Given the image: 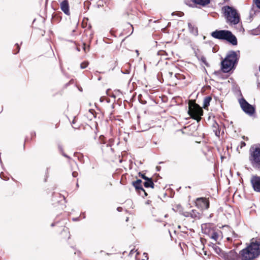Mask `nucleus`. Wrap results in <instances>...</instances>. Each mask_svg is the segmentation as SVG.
I'll return each instance as SVG.
<instances>
[{
	"label": "nucleus",
	"instance_id": "423d86ee",
	"mask_svg": "<svg viewBox=\"0 0 260 260\" xmlns=\"http://www.w3.org/2000/svg\"><path fill=\"white\" fill-rule=\"evenodd\" d=\"M203 112V110L198 104L192 102L189 103V109L187 113L191 118L197 120L198 122H200Z\"/></svg>",
	"mask_w": 260,
	"mask_h": 260
},
{
	"label": "nucleus",
	"instance_id": "f257e3e1",
	"mask_svg": "<svg viewBox=\"0 0 260 260\" xmlns=\"http://www.w3.org/2000/svg\"><path fill=\"white\" fill-rule=\"evenodd\" d=\"M241 254L242 260H253L260 255V241L252 239L250 244L243 249Z\"/></svg>",
	"mask_w": 260,
	"mask_h": 260
},
{
	"label": "nucleus",
	"instance_id": "b1692460",
	"mask_svg": "<svg viewBox=\"0 0 260 260\" xmlns=\"http://www.w3.org/2000/svg\"><path fill=\"white\" fill-rule=\"evenodd\" d=\"M177 15L179 17H181L184 15V13L182 12H173L172 15Z\"/></svg>",
	"mask_w": 260,
	"mask_h": 260
},
{
	"label": "nucleus",
	"instance_id": "7ed1b4c3",
	"mask_svg": "<svg viewBox=\"0 0 260 260\" xmlns=\"http://www.w3.org/2000/svg\"><path fill=\"white\" fill-rule=\"evenodd\" d=\"M239 60L237 52L235 51H230L225 57L221 62V69L224 73H228L235 69Z\"/></svg>",
	"mask_w": 260,
	"mask_h": 260
},
{
	"label": "nucleus",
	"instance_id": "37998d69",
	"mask_svg": "<svg viewBox=\"0 0 260 260\" xmlns=\"http://www.w3.org/2000/svg\"><path fill=\"white\" fill-rule=\"evenodd\" d=\"M178 74H176L174 76H175V77L176 78H178V77H177V76H178Z\"/></svg>",
	"mask_w": 260,
	"mask_h": 260
},
{
	"label": "nucleus",
	"instance_id": "473e14b6",
	"mask_svg": "<svg viewBox=\"0 0 260 260\" xmlns=\"http://www.w3.org/2000/svg\"><path fill=\"white\" fill-rule=\"evenodd\" d=\"M122 208L120 207H119L117 208V210L119 212H121L122 211Z\"/></svg>",
	"mask_w": 260,
	"mask_h": 260
},
{
	"label": "nucleus",
	"instance_id": "393cba45",
	"mask_svg": "<svg viewBox=\"0 0 260 260\" xmlns=\"http://www.w3.org/2000/svg\"><path fill=\"white\" fill-rule=\"evenodd\" d=\"M139 176L145 180L149 179V177H147L145 175V174H142L141 172L139 173Z\"/></svg>",
	"mask_w": 260,
	"mask_h": 260
},
{
	"label": "nucleus",
	"instance_id": "6ab92c4d",
	"mask_svg": "<svg viewBox=\"0 0 260 260\" xmlns=\"http://www.w3.org/2000/svg\"><path fill=\"white\" fill-rule=\"evenodd\" d=\"M199 60H200L206 66L209 67V64L206 61V58L204 56H199L196 55Z\"/></svg>",
	"mask_w": 260,
	"mask_h": 260
},
{
	"label": "nucleus",
	"instance_id": "1a4fd4ad",
	"mask_svg": "<svg viewBox=\"0 0 260 260\" xmlns=\"http://www.w3.org/2000/svg\"><path fill=\"white\" fill-rule=\"evenodd\" d=\"M209 201L206 198H198L196 201V205L201 210L207 209L209 207Z\"/></svg>",
	"mask_w": 260,
	"mask_h": 260
},
{
	"label": "nucleus",
	"instance_id": "bb28decb",
	"mask_svg": "<svg viewBox=\"0 0 260 260\" xmlns=\"http://www.w3.org/2000/svg\"><path fill=\"white\" fill-rule=\"evenodd\" d=\"M143 193V194H142L141 193V192H140V194L143 197H146L147 196V192L145 191V190L143 189V190H141Z\"/></svg>",
	"mask_w": 260,
	"mask_h": 260
},
{
	"label": "nucleus",
	"instance_id": "0eeeda50",
	"mask_svg": "<svg viewBox=\"0 0 260 260\" xmlns=\"http://www.w3.org/2000/svg\"><path fill=\"white\" fill-rule=\"evenodd\" d=\"M249 161L252 167L260 171V147L252 146L250 148Z\"/></svg>",
	"mask_w": 260,
	"mask_h": 260
},
{
	"label": "nucleus",
	"instance_id": "a19ab883",
	"mask_svg": "<svg viewBox=\"0 0 260 260\" xmlns=\"http://www.w3.org/2000/svg\"><path fill=\"white\" fill-rule=\"evenodd\" d=\"M47 176H46V177L44 179V182H46L47 181Z\"/></svg>",
	"mask_w": 260,
	"mask_h": 260
},
{
	"label": "nucleus",
	"instance_id": "9d476101",
	"mask_svg": "<svg viewBox=\"0 0 260 260\" xmlns=\"http://www.w3.org/2000/svg\"><path fill=\"white\" fill-rule=\"evenodd\" d=\"M250 183L253 190L260 193V176L252 175L250 179Z\"/></svg>",
	"mask_w": 260,
	"mask_h": 260
},
{
	"label": "nucleus",
	"instance_id": "79ce46f5",
	"mask_svg": "<svg viewBox=\"0 0 260 260\" xmlns=\"http://www.w3.org/2000/svg\"><path fill=\"white\" fill-rule=\"evenodd\" d=\"M75 123V119L73 120L72 123L74 124Z\"/></svg>",
	"mask_w": 260,
	"mask_h": 260
},
{
	"label": "nucleus",
	"instance_id": "f704fd0d",
	"mask_svg": "<svg viewBox=\"0 0 260 260\" xmlns=\"http://www.w3.org/2000/svg\"><path fill=\"white\" fill-rule=\"evenodd\" d=\"M233 235L235 238L237 237V235L234 232H233Z\"/></svg>",
	"mask_w": 260,
	"mask_h": 260
},
{
	"label": "nucleus",
	"instance_id": "49530a36",
	"mask_svg": "<svg viewBox=\"0 0 260 260\" xmlns=\"http://www.w3.org/2000/svg\"><path fill=\"white\" fill-rule=\"evenodd\" d=\"M227 240H228V241H230V240H231V238L228 237V238H227Z\"/></svg>",
	"mask_w": 260,
	"mask_h": 260
},
{
	"label": "nucleus",
	"instance_id": "cd10ccee",
	"mask_svg": "<svg viewBox=\"0 0 260 260\" xmlns=\"http://www.w3.org/2000/svg\"><path fill=\"white\" fill-rule=\"evenodd\" d=\"M65 233L66 234H69V230L68 229H63V231H62V233Z\"/></svg>",
	"mask_w": 260,
	"mask_h": 260
},
{
	"label": "nucleus",
	"instance_id": "c03bdc74",
	"mask_svg": "<svg viewBox=\"0 0 260 260\" xmlns=\"http://www.w3.org/2000/svg\"><path fill=\"white\" fill-rule=\"evenodd\" d=\"M159 168L160 167H157L156 168L157 169V171H159Z\"/></svg>",
	"mask_w": 260,
	"mask_h": 260
},
{
	"label": "nucleus",
	"instance_id": "f03ea898",
	"mask_svg": "<svg viewBox=\"0 0 260 260\" xmlns=\"http://www.w3.org/2000/svg\"><path fill=\"white\" fill-rule=\"evenodd\" d=\"M239 60L237 52L235 51H230L225 57L221 62V69L224 73H228L235 69Z\"/></svg>",
	"mask_w": 260,
	"mask_h": 260
},
{
	"label": "nucleus",
	"instance_id": "a18cd8bd",
	"mask_svg": "<svg viewBox=\"0 0 260 260\" xmlns=\"http://www.w3.org/2000/svg\"><path fill=\"white\" fill-rule=\"evenodd\" d=\"M77 50L78 51H80V49L78 47H77Z\"/></svg>",
	"mask_w": 260,
	"mask_h": 260
},
{
	"label": "nucleus",
	"instance_id": "c756f323",
	"mask_svg": "<svg viewBox=\"0 0 260 260\" xmlns=\"http://www.w3.org/2000/svg\"><path fill=\"white\" fill-rule=\"evenodd\" d=\"M0 177L2 179H4V180H7V179H6L5 178H4V173L3 172H2L1 174H0Z\"/></svg>",
	"mask_w": 260,
	"mask_h": 260
},
{
	"label": "nucleus",
	"instance_id": "dca6fc26",
	"mask_svg": "<svg viewBox=\"0 0 260 260\" xmlns=\"http://www.w3.org/2000/svg\"><path fill=\"white\" fill-rule=\"evenodd\" d=\"M144 185L145 187H151L153 188L154 187V184L151 178H149L148 180H145V182L144 183Z\"/></svg>",
	"mask_w": 260,
	"mask_h": 260
},
{
	"label": "nucleus",
	"instance_id": "c85d7f7f",
	"mask_svg": "<svg viewBox=\"0 0 260 260\" xmlns=\"http://www.w3.org/2000/svg\"><path fill=\"white\" fill-rule=\"evenodd\" d=\"M72 175L74 177H76L78 176V173L77 172H73Z\"/></svg>",
	"mask_w": 260,
	"mask_h": 260
},
{
	"label": "nucleus",
	"instance_id": "5701e85b",
	"mask_svg": "<svg viewBox=\"0 0 260 260\" xmlns=\"http://www.w3.org/2000/svg\"><path fill=\"white\" fill-rule=\"evenodd\" d=\"M138 99L140 102L142 104H146L147 103V102L145 100L142 99V95L141 94H140L138 96Z\"/></svg>",
	"mask_w": 260,
	"mask_h": 260
},
{
	"label": "nucleus",
	"instance_id": "9b49d317",
	"mask_svg": "<svg viewBox=\"0 0 260 260\" xmlns=\"http://www.w3.org/2000/svg\"><path fill=\"white\" fill-rule=\"evenodd\" d=\"M61 10L67 15H70L69 6L67 1L64 0L60 4Z\"/></svg>",
	"mask_w": 260,
	"mask_h": 260
},
{
	"label": "nucleus",
	"instance_id": "2f4dec72",
	"mask_svg": "<svg viewBox=\"0 0 260 260\" xmlns=\"http://www.w3.org/2000/svg\"><path fill=\"white\" fill-rule=\"evenodd\" d=\"M184 215L185 217H189V216H190L189 212H186V213H184Z\"/></svg>",
	"mask_w": 260,
	"mask_h": 260
},
{
	"label": "nucleus",
	"instance_id": "de8ad7c7",
	"mask_svg": "<svg viewBox=\"0 0 260 260\" xmlns=\"http://www.w3.org/2000/svg\"><path fill=\"white\" fill-rule=\"evenodd\" d=\"M131 27H132V29H133L132 31H133V26H132V25H131Z\"/></svg>",
	"mask_w": 260,
	"mask_h": 260
},
{
	"label": "nucleus",
	"instance_id": "72a5a7b5",
	"mask_svg": "<svg viewBox=\"0 0 260 260\" xmlns=\"http://www.w3.org/2000/svg\"><path fill=\"white\" fill-rule=\"evenodd\" d=\"M155 220L157 222H161L162 221V220L160 219H155Z\"/></svg>",
	"mask_w": 260,
	"mask_h": 260
},
{
	"label": "nucleus",
	"instance_id": "3c124183",
	"mask_svg": "<svg viewBox=\"0 0 260 260\" xmlns=\"http://www.w3.org/2000/svg\"><path fill=\"white\" fill-rule=\"evenodd\" d=\"M83 218H85V214L84 215H83Z\"/></svg>",
	"mask_w": 260,
	"mask_h": 260
},
{
	"label": "nucleus",
	"instance_id": "ea45409f",
	"mask_svg": "<svg viewBox=\"0 0 260 260\" xmlns=\"http://www.w3.org/2000/svg\"><path fill=\"white\" fill-rule=\"evenodd\" d=\"M55 223H52L51 224V226L53 227L54 226H55Z\"/></svg>",
	"mask_w": 260,
	"mask_h": 260
},
{
	"label": "nucleus",
	"instance_id": "39448f33",
	"mask_svg": "<svg viewBox=\"0 0 260 260\" xmlns=\"http://www.w3.org/2000/svg\"><path fill=\"white\" fill-rule=\"evenodd\" d=\"M211 36L218 40H225L234 46L238 43L236 36L228 30H216L211 33Z\"/></svg>",
	"mask_w": 260,
	"mask_h": 260
},
{
	"label": "nucleus",
	"instance_id": "2eb2a0df",
	"mask_svg": "<svg viewBox=\"0 0 260 260\" xmlns=\"http://www.w3.org/2000/svg\"><path fill=\"white\" fill-rule=\"evenodd\" d=\"M188 26L190 33L196 36L198 35V30L197 27L192 25L191 23H188Z\"/></svg>",
	"mask_w": 260,
	"mask_h": 260
},
{
	"label": "nucleus",
	"instance_id": "8fccbe9b",
	"mask_svg": "<svg viewBox=\"0 0 260 260\" xmlns=\"http://www.w3.org/2000/svg\"><path fill=\"white\" fill-rule=\"evenodd\" d=\"M107 102L108 103V102H110V100H109V99L107 100Z\"/></svg>",
	"mask_w": 260,
	"mask_h": 260
},
{
	"label": "nucleus",
	"instance_id": "4be33fe9",
	"mask_svg": "<svg viewBox=\"0 0 260 260\" xmlns=\"http://www.w3.org/2000/svg\"><path fill=\"white\" fill-rule=\"evenodd\" d=\"M88 64H89V62H88V61H85L82 62L80 64L81 69H84L86 68L88 66Z\"/></svg>",
	"mask_w": 260,
	"mask_h": 260
},
{
	"label": "nucleus",
	"instance_id": "20e7f679",
	"mask_svg": "<svg viewBox=\"0 0 260 260\" xmlns=\"http://www.w3.org/2000/svg\"><path fill=\"white\" fill-rule=\"evenodd\" d=\"M221 10L227 23L231 25L239 23L240 16L236 9L233 7L225 6L222 8Z\"/></svg>",
	"mask_w": 260,
	"mask_h": 260
},
{
	"label": "nucleus",
	"instance_id": "e433bc0d",
	"mask_svg": "<svg viewBox=\"0 0 260 260\" xmlns=\"http://www.w3.org/2000/svg\"><path fill=\"white\" fill-rule=\"evenodd\" d=\"M16 45H17V48H18L17 52H18L19 51V50H20V47H19V46L18 44H16Z\"/></svg>",
	"mask_w": 260,
	"mask_h": 260
},
{
	"label": "nucleus",
	"instance_id": "864d4df0",
	"mask_svg": "<svg viewBox=\"0 0 260 260\" xmlns=\"http://www.w3.org/2000/svg\"><path fill=\"white\" fill-rule=\"evenodd\" d=\"M109 90V89H108V90L106 91V93H107V94H108V90Z\"/></svg>",
	"mask_w": 260,
	"mask_h": 260
},
{
	"label": "nucleus",
	"instance_id": "4468645a",
	"mask_svg": "<svg viewBox=\"0 0 260 260\" xmlns=\"http://www.w3.org/2000/svg\"><path fill=\"white\" fill-rule=\"evenodd\" d=\"M190 217L193 218L195 220L199 219L201 217V213L198 212L196 210H192L191 212H189Z\"/></svg>",
	"mask_w": 260,
	"mask_h": 260
},
{
	"label": "nucleus",
	"instance_id": "aec40b11",
	"mask_svg": "<svg viewBox=\"0 0 260 260\" xmlns=\"http://www.w3.org/2000/svg\"><path fill=\"white\" fill-rule=\"evenodd\" d=\"M58 149L59 150V151L61 153L62 155L64 156L65 157L68 158V159H70L71 157L68 156L67 154H66V153H64L63 151V147L61 145H58Z\"/></svg>",
	"mask_w": 260,
	"mask_h": 260
},
{
	"label": "nucleus",
	"instance_id": "412c9836",
	"mask_svg": "<svg viewBox=\"0 0 260 260\" xmlns=\"http://www.w3.org/2000/svg\"><path fill=\"white\" fill-rule=\"evenodd\" d=\"M211 238L214 240L215 241H216L218 238V234L217 232H214L212 233Z\"/></svg>",
	"mask_w": 260,
	"mask_h": 260
},
{
	"label": "nucleus",
	"instance_id": "ddd939ff",
	"mask_svg": "<svg viewBox=\"0 0 260 260\" xmlns=\"http://www.w3.org/2000/svg\"><path fill=\"white\" fill-rule=\"evenodd\" d=\"M256 8L260 9V0H253ZM256 13L255 8L253 7L250 11V16L251 17Z\"/></svg>",
	"mask_w": 260,
	"mask_h": 260
},
{
	"label": "nucleus",
	"instance_id": "c9c22d12",
	"mask_svg": "<svg viewBox=\"0 0 260 260\" xmlns=\"http://www.w3.org/2000/svg\"><path fill=\"white\" fill-rule=\"evenodd\" d=\"M104 99L103 97H101L100 99V101L101 102H103L104 101Z\"/></svg>",
	"mask_w": 260,
	"mask_h": 260
},
{
	"label": "nucleus",
	"instance_id": "6e6552de",
	"mask_svg": "<svg viewBox=\"0 0 260 260\" xmlns=\"http://www.w3.org/2000/svg\"><path fill=\"white\" fill-rule=\"evenodd\" d=\"M240 107L242 110L249 116H251L255 113L254 107L248 103L244 98L239 100Z\"/></svg>",
	"mask_w": 260,
	"mask_h": 260
},
{
	"label": "nucleus",
	"instance_id": "7c9ffc66",
	"mask_svg": "<svg viewBox=\"0 0 260 260\" xmlns=\"http://www.w3.org/2000/svg\"><path fill=\"white\" fill-rule=\"evenodd\" d=\"M173 72H168V76L169 77H172V76H173Z\"/></svg>",
	"mask_w": 260,
	"mask_h": 260
},
{
	"label": "nucleus",
	"instance_id": "a211bd4d",
	"mask_svg": "<svg viewBox=\"0 0 260 260\" xmlns=\"http://www.w3.org/2000/svg\"><path fill=\"white\" fill-rule=\"evenodd\" d=\"M193 2L195 4L205 6L210 3V0H193Z\"/></svg>",
	"mask_w": 260,
	"mask_h": 260
},
{
	"label": "nucleus",
	"instance_id": "a878e982",
	"mask_svg": "<svg viewBox=\"0 0 260 260\" xmlns=\"http://www.w3.org/2000/svg\"><path fill=\"white\" fill-rule=\"evenodd\" d=\"M89 46L86 47V44L85 43H83V49L86 52L87 51H89Z\"/></svg>",
	"mask_w": 260,
	"mask_h": 260
},
{
	"label": "nucleus",
	"instance_id": "58836bf2",
	"mask_svg": "<svg viewBox=\"0 0 260 260\" xmlns=\"http://www.w3.org/2000/svg\"><path fill=\"white\" fill-rule=\"evenodd\" d=\"M78 219H79L78 217L75 218H73V220H74V221H78Z\"/></svg>",
	"mask_w": 260,
	"mask_h": 260
},
{
	"label": "nucleus",
	"instance_id": "603ef678",
	"mask_svg": "<svg viewBox=\"0 0 260 260\" xmlns=\"http://www.w3.org/2000/svg\"><path fill=\"white\" fill-rule=\"evenodd\" d=\"M83 218H85V214L84 215H83Z\"/></svg>",
	"mask_w": 260,
	"mask_h": 260
},
{
	"label": "nucleus",
	"instance_id": "f3484780",
	"mask_svg": "<svg viewBox=\"0 0 260 260\" xmlns=\"http://www.w3.org/2000/svg\"><path fill=\"white\" fill-rule=\"evenodd\" d=\"M211 100L212 98L210 96H208L204 98L203 101V108L204 109H206L209 106Z\"/></svg>",
	"mask_w": 260,
	"mask_h": 260
},
{
	"label": "nucleus",
	"instance_id": "09e8293b",
	"mask_svg": "<svg viewBox=\"0 0 260 260\" xmlns=\"http://www.w3.org/2000/svg\"><path fill=\"white\" fill-rule=\"evenodd\" d=\"M242 145L245 146V143L244 142H242Z\"/></svg>",
	"mask_w": 260,
	"mask_h": 260
},
{
	"label": "nucleus",
	"instance_id": "4c0bfd02",
	"mask_svg": "<svg viewBox=\"0 0 260 260\" xmlns=\"http://www.w3.org/2000/svg\"><path fill=\"white\" fill-rule=\"evenodd\" d=\"M150 202H151V201H150L148 200L147 201H146V204H148H148H150Z\"/></svg>",
	"mask_w": 260,
	"mask_h": 260
},
{
	"label": "nucleus",
	"instance_id": "f8f14e48",
	"mask_svg": "<svg viewBox=\"0 0 260 260\" xmlns=\"http://www.w3.org/2000/svg\"><path fill=\"white\" fill-rule=\"evenodd\" d=\"M142 182V181L141 179H137L136 181L132 182V185L135 188L136 190H143V188L141 185Z\"/></svg>",
	"mask_w": 260,
	"mask_h": 260
}]
</instances>
